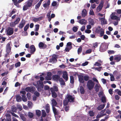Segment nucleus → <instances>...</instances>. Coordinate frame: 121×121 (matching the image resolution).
<instances>
[{
	"mask_svg": "<svg viewBox=\"0 0 121 121\" xmlns=\"http://www.w3.org/2000/svg\"><path fill=\"white\" fill-rule=\"evenodd\" d=\"M88 63V62L87 61H85L84 63H83L82 64V65L83 66H85L87 65Z\"/></svg>",
	"mask_w": 121,
	"mask_h": 121,
	"instance_id": "64",
	"label": "nucleus"
},
{
	"mask_svg": "<svg viewBox=\"0 0 121 121\" xmlns=\"http://www.w3.org/2000/svg\"><path fill=\"white\" fill-rule=\"evenodd\" d=\"M36 114L38 117H39L41 116V112L39 110H36Z\"/></svg>",
	"mask_w": 121,
	"mask_h": 121,
	"instance_id": "27",
	"label": "nucleus"
},
{
	"mask_svg": "<svg viewBox=\"0 0 121 121\" xmlns=\"http://www.w3.org/2000/svg\"><path fill=\"white\" fill-rule=\"evenodd\" d=\"M65 106V110L67 112L69 110V106H67V105Z\"/></svg>",
	"mask_w": 121,
	"mask_h": 121,
	"instance_id": "57",
	"label": "nucleus"
},
{
	"mask_svg": "<svg viewBox=\"0 0 121 121\" xmlns=\"http://www.w3.org/2000/svg\"><path fill=\"white\" fill-rule=\"evenodd\" d=\"M16 25V23L14 22H11L10 23V26L11 27H13L14 26Z\"/></svg>",
	"mask_w": 121,
	"mask_h": 121,
	"instance_id": "56",
	"label": "nucleus"
},
{
	"mask_svg": "<svg viewBox=\"0 0 121 121\" xmlns=\"http://www.w3.org/2000/svg\"><path fill=\"white\" fill-rule=\"evenodd\" d=\"M80 92L82 94H84L85 92V90L84 88L82 86H81L80 87Z\"/></svg>",
	"mask_w": 121,
	"mask_h": 121,
	"instance_id": "26",
	"label": "nucleus"
},
{
	"mask_svg": "<svg viewBox=\"0 0 121 121\" xmlns=\"http://www.w3.org/2000/svg\"><path fill=\"white\" fill-rule=\"evenodd\" d=\"M34 114L33 113L30 112H29L28 113V116L30 118H33L34 116Z\"/></svg>",
	"mask_w": 121,
	"mask_h": 121,
	"instance_id": "49",
	"label": "nucleus"
},
{
	"mask_svg": "<svg viewBox=\"0 0 121 121\" xmlns=\"http://www.w3.org/2000/svg\"><path fill=\"white\" fill-rule=\"evenodd\" d=\"M39 27V24L36 25L35 26V31H38Z\"/></svg>",
	"mask_w": 121,
	"mask_h": 121,
	"instance_id": "44",
	"label": "nucleus"
},
{
	"mask_svg": "<svg viewBox=\"0 0 121 121\" xmlns=\"http://www.w3.org/2000/svg\"><path fill=\"white\" fill-rule=\"evenodd\" d=\"M89 78V77L88 76L85 75L84 77V80L86 81H88Z\"/></svg>",
	"mask_w": 121,
	"mask_h": 121,
	"instance_id": "54",
	"label": "nucleus"
},
{
	"mask_svg": "<svg viewBox=\"0 0 121 121\" xmlns=\"http://www.w3.org/2000/svg\"><path fill=\"white\" fill-rule=\"evenodd\" d=\"M121 59V58L119 56H116L114 58V60L117 62L119 61Z\"/></svg>",
	"mask_w": 121,
	"mask_h": 121,
	"instance_id": "36",
	"label": "nucleus"
},
{
	"mask_svg": "<svg viewBox=\"0 0 121 121\" xmlns=\"http://www.w3.org/2000/svg\"><path fill=\"white\" fill-rule=\"evenodd\" d=\"M16 10L15 9H13L11 12L10 13L9 15L11 17L12 15L13 14L15 13L16 12Z\"/></svg>",
	"mask_w": 121,
	"mask_h": 121,
	"instance_id": "35",
	"label": "nucleus"
},
{
	"mask_svg": "<svg viewBox=\"0 0 121 121\" xmlns=\"http://www.w3.org/2000/svg\"><path fill=\"white\" fill-rule=\"evenodd\" d=\"M39 46L40 48L43 49L46 48L47 47L46 45L44 44L43 43L41 42H40L39 43Z\"/></svg>",
	"mask_w": 121,
	"mask_h": 121,
	"instance_id": "12",
	"label": "nucleus"
},
{
	"mask_svg": "<svg viewBox=\"0 0 121 121\" xmlns=\"http://www.w3.org/2000/svg\"><path fill=\"white\" fill-rule=\"evenodd\" d=\"M38 82L39 84H37L38 85L36 86V87L37 88L38 91H41L42 90L41 88H43L44 85L43 82L41 81L40 80L39 81L37 82Z\"/></svg>",
	"mask_w": 121,
	"mask_h": 121,
	"instance_id": "4",
	"label": "nucleus"
},
{
	"mask_svg": "<svg viewBox=\"0 0 121 121\" xmlns=\"http://www.w3.org/2000/svg\"><path fill=\"white\" fill-rule=\"evenodd\" d=\"M57 57L56 55H54L52 56V58L50 59L49 61L50 62L56 63L57 61Z\"/></svg>",
	"mask_w": 121,
	"mask_h": 121,
	"instance_id": "5",
	"label": "nucleus"
},
{
	"mask_svg": "<svg viewBox=\"0 0 121 121\" xmlns=\"http://www.w3.org/2000/svg\"><path fill=\"white\" fill-rule=\"evenodd\" d=\"M17 109V108L14 106H12V110L13 112H16Z\"/></svg>",
	"mask_w": 121,
	"mask_h": 121,
	"instance_id": "40",
	"label": "nucleus"
},
{
	"mask_svg": "<svg viewBox=\"0 0 121 121\" xmlns=\"http://www.w3.org/2000/svg\"><path fill=\"white\" fill-rule=\"evenodd\" d=\"M78 77L79 81L81 83H83L84 82V77L83 76L81 75H78Z\"/></svg>",
	"mask_w": 121,
	"mask_h": 121,
	"instance_id": "15",
	"label": "nucleus"
},
{
	"mask_svg": "<svg viewBox=\"0 0 121 121\" xmlns=\"http://www.w3.org/2000/svg\"><path fill=\"white\" fill-rule=\"evenodd\" d=\"M73 31L75 32H76L78 30V28L76 26L73 27L72 29Z\"/></svg>",
	"mask_w": 121,
	"mask_h": 121,
	"instance_id": "59",
	"label": "nucleus"
},
{
	"mask_svg": "<svg viewBox=\"0 0 121 121\" xmlns=\"http://www.w3.org/2000/svg\"><path fill=\"white\" fill-rule=\"evenodd\" d=\"M29 24H26L24 28V30L25 31H26L27 29L29 28Z\"/></svg>",
	"mask_w": 121,
	"mask_h": 121,
	"instance_id": "48",
	"label": "nucleus"
},
{
	"mask_svg": "<svg viewBox=\"0 0 121 121\" xmlns=\"http://www.w3.org/2000/svg\"><path fill=\"white\" fill-rule=\"evenodd\" d=\"M102 68V67H100L98 68L93 67V69H95V70H97L99 71H100Z\"/></svg>",
	"mask_w": 121,
	"mask_h": 121,
	"instance_id": "53",
	"label": "nucleus"
},
{
	"mask_svg": "<svg viewBox=\"0 0 121 121\" xmlns=\"http://www.w3.org/2000/svg\"><path fill=\"white\" fill-rule=\"evenodd\" d=\"M100 36L99 37H102L104 35V30L103 29L100 32Z\"/></svg>",
	"mask_w": 121,
	"mask_h": 121,
	"instance_id": "39",
	"label": "nucleus"
},
{
	"mask_svg": "<svg viewBox=\"0 0 121 121\" xmlns=\"http://www.w3.org/2000/svg\"><path fill=\"white\" fill-rule=\"evenodd\" d=\"M88 21L89 22V24L92 25H94V21L92 19H91L90 18L88 19Z\"/></svg>",
	"mask_w": 121,
	"mask_h": 121,
	"instance_id": "47",
	"label": "nucleus"
},
{
	"mask_svg": "<svg viewBox=\"0 0 121 121\" xmlns=\"http://www.w3.org/2000/svg\"><path fill=\"white\" fill-rule=\"evenodd\" d=\"M82 51V48L81 46H80L78 50V53L79 54Z\"/></svg>",
	"mask_w": 121,
	"mask_h": 121,
	"instance_id": "42",
	"label": "nucleus"
},
{
	"mask_svg": "<svg viewBox=\"0 0 121 121\" xmlns=\"http://www.w3.org/2000/svg\"><path fill=\"white\" fill-rule=\"evenodd\" d=\"M101 21H102V23L104 24H107V21H105V18H104L102 17L101 18Z\"/></svg>",
	"mask_w": 121,
	"mask_h": 121,
	"instance_id": "51",
	"label": "nucleus"
},
{
	"mask_svg": "<svg viewBox=\"0 0 121 121\" xmlns=\"http://www.w3.org/2000/svg\"><path fill=\"white\" fill-rule=\"evenodd\" d=\"M98 43L97 42H96L94 43L93 46V47H94V48H96L98 46Z\"/></svg>",
	"mask_w": 121,
	"mask_h": 121,
	"instance_id": "61",
	"label": "nucleus"
},
{
	"mask_svg": "<svg viewBox=\"0 0 121 121\" xmlns=\"http://www.w3.org/2000/svg\"><path fill=\"white\" fill-rule=\"evenodd\" d=\"M50 0H48L47 3L44 4L43 5V6L44 7L46 8L47 6H49L50 4Z\"/></svg>",
	"mask_w": 121,
	"mask_h": 121,
	"instance_id": "25",
	"label": "nucleus"
},
{
	"mask_svg": "<svg viewBox=\"0 0 121 121\" xmlns=\"http://www.w3.org/2000/svg\"><path fill=\"white\" fill-rule=\"evenodd\" d=\"M118 18L117 17L116 15L112 16L111 17V19L113 20H118Z\"/></svg>",
	"mask_w": 121,
	"mask_h": 121,
	"instance_id": "43",
	"label": "nucleus"
},
{
	"mask_svg": "<svg viewBox=\"0 0 121 121\" xmlns=\"http://www.w3.org/2000/svg\"><path fill=\"white\" fill-rule=\"evenodd\" d=\"M41 4V3L40 2H39H39L35 5V9H37L39 7Z\"/></svg>",
	"mask_w": 121,
	"mask_h": 121,
	"instance_id": "41",
	"label": "nucleus"
},
{
	"mask_svg": "<svg viewBox=\"0 0 121 121\" xmlns=\"http://www.w3.org/2000/svg\"><path fill=\"white\" fill-rule=\"evenodd\" d=\"M105 106V105L104 104L100 105L97 107V109L99 110H101L104 108Z\"/></svg>",
	"mask_w": 121,
	"mask_h": 121,
	"instance_id": "24",
	"label": "nucleus"
},
{
	"mask_svg": "<svg viewBox=\"0 0 121 121\" xmlns=\"http://www.w3.org/2000/svg\"><path fill=\"white\" fill-rule=\"evenodd\" d=\"M103 29L101 28V27L99 26H98V27L96 29L95 32L98 34H99L100 31Z\"/></svg>",
	"mask_w": 121,
	"mask_h": 121,
	"instance_id": "18",
	"label": "nucleus"
},
{
	"mask_svg": "<svg viewBox=\"0 0 121 121\" xmlns=\"http://www.w3.org/2000/svg\"><path fill=\"white\" fill-rule=\"evenodd\" d=\"M52 110L55 115H58L59 114V112L56 108L55 107L52 108Z\"/></svg>",
	"mask_w": 121,
	"mask_h": 121,
	"instance_id": "14",
	"label": "nucleus"
},
{
	"mask_svg": "<svg viewBox=\"0 0 121 121\" xmlns=\"http://www.w3.org/2000/svg\"><path fill=\"white\" fill-rule=\"evenodd\" d=\"M33 0H28L26 2V4L23 7V10L26 11L29 8L31 7L32 5Z\"/></svg>",
	"mask_w": 121,
	"mask_h": 121,
	"instance_id": "2",
	"label": "nucleus"
},
{
	"mask_svg": "<svg viewBox=\"0 0 121 121\" xmlns=\"http://www.w3.org/2000/svg\"><path fill=\"white\" fill-rule=\"evenodd\" d=\"M102 102L103 103H105L106 102V98L105 96H103L101 98Z\"/></svg>",
	"mask_w": 121,
	"mask_h": 121,
	"instance_id": "37",
	"label": "nucleus"
},
{
	"mask_svg": "<svg viewBox=\"0 0 121 121\" xmlns=\"http://www.w3.org/2000/svg\"><path fill=\"white\" fill-rule=\"evenodd\" d=\"M21 63L19 61H18L17 62L15 63V67L17 68L20 66L21 65Z\"/></svg>",
	"mask_w": 121,
	"mask_h": 121,
	"instance_id": "50",
	"label": "nucleus"
},
{
	"mask_svg": "<svg viewBox=\"0 0 121 121\" xmlns=\"http://www.w3.org/2000/svg\"><path fill=\"white\" fill-rule=\"evenodd\" d=\"M22 100L24 102H26L27 101V99L26 95H22Z\"/></svg>",
	"mask_w": 121,
	"mask_h": 121,
	"instance_id": "34",
	"label": "nucleus"
},
{
	"mask_svg": "<svg viewBox=\"0 0 121 121\" xmlns=\"http://www.w3.org/2000/svg\"><path fill=\"white\" fill-rule=\"evenodd\" d=\"M78 22L82 25H85L86 24L87 21L85 19H82L80 20Z\"/></svg>",
	"mask_w": 121,
	"mask_h": 121,
	"instance_id": "17",
	"label": "nucleus"
},
{
	"mask_svg": "<svg viewBox=\"0 0 121 121\" xmlns=\"http://www.w3.org/2000/svg\"><path fill=\"white\" fill-rule=\"evenodd\" d=\"M35 87L34 86L30 87V89L29 92L31 93H33L35 91Z\"/></svg>",
	"mask_w": 121,
	"mask_h": 121,
	"instance_id": "30",
	"label": "nucleus"
},
{
	"mask_svg": "<svg viewBox=\"0 0 121 121\" xmlns=\"http://www.w3.org/2000/svg\"><path fill=\"white\" fill-rule=\"evenodd\" d=\"M21 97L19 95H17L16 96V98L18 102H20L21 101Z\"/></svg>",
	"mask_w": 121,
	"mask_h": 121,
	"instance_id": "33",
	"label": "nucleus"
},
{
	"mask_svg": "<svg viewBox=\"0 0 121 121\" xmlns=\"http://www.w3.org/2000/svg\"><path fill=\"white\" fill-rule=\"evenodd\" d=\"M100 86V85H98L97 84H96L95 87V91L96 92H98Z\"/></svg>",
	"mask_w": 121,
	"mask_h": 121,
	"instance_id": "23",
	"label": "nucleus"
},
{
	"mask_svg": "<svg viewBox=\"0 0 121 121\" xmlns=\"http://www.w3.org/2000/svg\"><path fill=\"white\" fill-rule=\"evenodd\" d=\"M120 97L117 95H115V98L117 100H119L120 99Z\"/></svg>",
	"mask_w": 121,
	"mask_h": 121,
	"instance_id": "62",
	"label": "nucleus"
},
{
	"mask_svg": "<svg viewBox=\"0 0 121 121\" xmlns=\"http://www.w3.org/2000/svg\"><path fill=\"white\" fill-rule=\"evenodd\" d=\"M57 4V3L55 1H53L52 4V6H55Z\"/></svg>",
	"mask_w": 121,
	"mask_h": 121,
	"instance_id": "58",
	"label": "nucleus"
},
{
	"mask_svg": "<svg viewBox=\"0 0 121 121\" xmlns=\"http://www.w3.org/2000/svg\"><path fill=\"white\" fill-rule=\"evenodd\" d=\"M70 82L71 83H73L74 82V79L73 77L71 76L70 77Z\"/></svg>",
	"mask_w": 121,
	"mask_h": 121,
	"instance_id": "45",
	"label": "nucleus"
},
{
	"mask_svg": "<svg viewBox=\"0 0 121 121\" xmlns=\"http://www.w3.org/2000/svg\"><path fill=\"white\" fill-rule=\"evenodd\" d=\"M52 93V97L53 98H56L57 97V95L55 91H51Z\"/></svg>",
	"mask_w": 121,
	"mask_h": 121,
	"instance_id": "31",
	"label": "nucleus"
},
{
	"mask_svg": "<svg viewBox=\"0 0 121 121\" xmlns=\"http://www.w3.org/2000/svg\"><path fill=\"white\" fill-rule=\"evenodd\" d=\"M89 113L91 117L93 116L94 115V113L92 111H89Z\"/></svg>",
	"mask_w": 121,
	"mask_h": 121,
	"instance_id": "55",
	"label": "nucleus"
},
{
	"mask_svg": "<svg viewBox=\"0 0 121 121\" xmlns=\"http://www.w3.org/2000/svg\"><path fill=\"white\" fill-rule=\"evenodd\" d=\"M20 117L22 120L23 121H26V119L24 116L22 114H21L20 115Z\"/></svg>",
	"mask_w": 121,
	"mask_h": 121,
	"instance_id": "46",
	"label": "nucleus"
},
{
	"mask_svg": "<svg viewBox=\"0 0 121 121\" xmlns=\"http://www.w3.org/2000/svg\"><path fill=\"white\" fill-rule=\"evenodd\" d=\"M30 53L31 54H34L36 50L34 46L32 45L30 46Z\"/></svg>",
	"mask_w": 121,
	"mask_h": 121,
	"instance_id": "10",
	"label": "nucleus"
},
{
	"mask_svg": "<svg viewBox=\"0 0 121 121\" xmlns=\"http://www.w3.org/2000/svg\"><path fill=\"white\" fill-rule=\"evenodd\" d=\"M104 4V2L101 1L99 4L98 7L97 8V10L99 12L101 10L103 6V5Z\"/></svg>",
	"mask_w": 121,
	"mask_h": 121,
	"instance_id": "11",
	"label": "nucleus"
},
{
	"mask_svg": "<svg viewBox=\"0 0 121 121\" xmlns=\"http://www.w3.org/2000/svg\"><path fill=\"white\" fill-rule=\"evenodd\" d=\"M85 33L89 34L91 32V31L89 30H86L85 31Z\"/></svg>",
	"mask_w": 121,
	"mask_h": 121,
	"instance_id": "63",
	"label": "nucleus"
},
{
	"mask_svg": "<svg viewBox=\"0 0 121 121\" xmlns=\"http://www.w3.org/2000/svg\"><path fill=\"white\" fill-rule=\"evenodd\" d=\"M7 33L8 35H12L13 33V28L12 27H9L7 30Z\"/></svg>",
	"mask_w": 121,
	"mask_h": 121,
	"instance_id": "7",
	"label": "nucleus"
},
{
	"mask_svg": "<svg viewBox=\"0 0 121 121\" xmlns=\"http://www.w3.org/2000/svg\"><path fill=\"white\" fill-rule=\"evenodd\" d=\"M75 98L69 94H68L65 97L63 102V104L64 106L67 105L69 102H73L75 101Z\"/></svg>",
	"mask_w": 121,
	"mask_h": 121,
	"instance_id": "1",
	"label": "nucleus"
},
{
	"mask_svg": "<svg viewBox=\"0 0 121 121\" xmlns=\"http://www.w3.org/2000/svg\"><path fill=\"white\" fill-rule=\"evenodd\" d=\"M95 84L94 82L91 80H89L87 84V86L88 89L91 90L93 89L94 86Z\"/></svg>",
	"mask_w": 121,
	"mask_h": 121,
	"instance_id": "3",
	"label": "nucleus"
},
{
	"mask_svg": "<svg viewBox=\"0 0 121 121\" xmlns=\"http://www.w3.org/2000/svg\"><path fill=\"white\" fill-rule=\"evenodd\" d=\"M60 84L64 86L65 85V83L62 78H61L59 79V80Z\"/></svg>",
	"mask_w": 121,
	"mask_h": 121,
	"instance_id": "29",
	"label": "nucleus"
},
{
	"mask_svg": "<svg viewBox=\"0 0 121 121\" xmlns=\"http://www.w3.org/2000/svg\"><path fill=\"white\" fill-rule=\"evenodd\" d=\"M42 116L41 117H45L46 115V112L44 110H42Z\"/></svg>",
	"mask_w": 121,
	"mask_h": 121,
	"instance_id": "32",
	"label": "nucleus"
},
{
	"mask_svg": "<svg viewBox=\"0 0 121 121\" xmlns=\"http://www.w3.org/2000/svg\"><path fill=\"white\" fill-rule=\"evenodd\" d=\"M7 68L9 70H11L13 69L14 67V64L10 65L9 63L6 65Z\"/></svg>",
	"mask_w": 121,
	"mask_h": 121,
	"instance_id": "21",
	"label": "nucleus"
},
{
	"mask_svg": "<svg viewBox=\"0 0 121 121\" xmlns=\"http://www.w3.org/2000/svg\"><path fill=\"white\" fill-rule=\"evenodd\" d=\"M6 120L7 121H11V117L9 114H8L6 116Z\"/></svg>",
	"mask_w": 121,
	"mask_h": 121,
	"instance_id": "38",
	"label": "nucleus"
},
{
	"mask_svg": "<svg viewBox=\"0 0 121 121\" xmlns=\"http://www.w3.org/2000/svg\"><path fill=\"white\" fill-rule=\"evenodd\" d=\"M45 110L47 113H49L50 111L49 105L48 104H47L45 106Z\"/></svg>",
	"mask_w": 121,
	"mask_h": 121,
	"instance_id": "22",
	"label": "nucleus"
},
{
	"mask_svg": "<svg viewBox=\"0 0 121 121\" xmlns=\"http://www.w3.org/2000/svg\"><path fill=\"white\" fill-rule=\"evenodd\" d=\"M26 22L25 20L22 19L20 23L19 24L18 27L20 29H22L25 25Z\"/></svg>",
	"mask_w": 121,
	"mask_h": 121,
	"instance_id": "6",
	"label": "nucleus"
},
{
	"mask_svg": "<svg viewBox=\"0 0 121 121\" xmlns=\"http://www.w3.org/2000/svg\"><path fill=\"white\" fill-rule=\"evenodd\" d=\"M50 90L51 91L57 92L58 91V88L57 86H54L53 87L51 88Z\"/></svg>",
	"mask_w": 121,
	"mask_h": 121,
	"instance_id": "20",
	"label": "nucleus"
},
{
	"mask_svg": "<svg viewBox=\"0 0 121 121\" xmlns=\"http://www.w3.org/2000/svg\"><path fill=\"white\" fill-rule=\"evenodd\" d=\"M34 94L37 97H39L40 95L39 93L36 91L34 92Z\"/></svg>",
	"mask_w": 121,
	"mask_h": 121,
	"instance_id": "60",
	"label": "nucleus"
},
{
	"mask_svg": "<svg viewBox=\"0 0 121 121\" xmlns=\"http://www.w3.org/2000/svg\"><path fill=\"white\" fill-rule=\"evenodd\" d=\"M82 15L83 17H85L86 15V11L85 9H84L82 11Z\"/></svg>",
	"mask_w": 121,
	"mask_h": 121,
	"instance_id": "28",
	"label": "nucleus"
},
{
	"mask_svg": "<svg viewBox=\"0 0 121 121\" xmlns=\"http://www.w3.org/2000/svg\"><path fill=\"white\" fill-rule=\"evenodd\" d=\"M11 47L10 46V43H8L6 46V51L7 53L9 54L11 51Z\"/></svg>",
	"mask_w": 121,
	"mask_h": 121,
	"instance_id": "9",
	"label": "nucleus"
},
{
	"mask_svg": "<svg viewBox=\"0 0 121 121\" xmlns=\"http://www.w3.org/2000/svg\"><path fill=\"white\" fill-rule=\"evenodd\" d=\"M47 76L45 78V79L48 80H50L52 79L51 76L52 74L51 72H48L47 74Z\"/></svg>",
	"mask_w": 121,
	"mask_h": 121,
	"instance_id": "13",
	"label": "nucleus"
},
{
	"mask_svg": "<svg viewBox=\"0 0 121 121\" xmlns=\"http://www.w3.org/2000/svg\"><path fill=\"white\" fill-rule=\"evenodd\" d=\"M20 21V19L19 17H17L14 22L16 24L18 23Z\"/></svg>",
	"mask_w": 121,
	"mask_h": 121,
	"instance_id": "52",
	"label": "nucleus"
},
{
	"mask_svg": "<svg viewBox=\"0 0 121 121\" xmlns=\"http://www.w3.org/2000/svg\"><path fill=\"white\" fill-rule=\"evenodd\" d=\"M63 78L64 79L65 81H67L68 79V73L66 71L64 72L63 73L62 75Z\"/></svg>",
	"mask_w": 121,
	"mask_h": 121,
	"instance_id": "8",
	"label": "nucleus"
},
{
	"mask_svg": "<svg viewBox=\"0 0 121 121\" xmlns=\"http://www.w3.org/2000/svg\"><path fill=\"white\" fill-rule=\"evenodd\" d=\"M51 102L52 108L56 106L57 104V103L54 99H52L51 100Z\"/></svg>",
	"mask_w": 121,
	"mask_h": 121,
	"instance_id": "19",
	"label": "nucleus"
},
{
	"mask_svg": "<svg viewBox=\"0 0 121 121\" xmlns=\"http://www.w3.org/2000/svg\"><path fill=\"white\" fill-rule=\"evenodd\" d=\"M53 79L56 81H58L59 80L60 78V76L57 75H53Z\"/></svg>",
	"mask_w": 121,
	"mask_h": 121,
	"instance_id": "16",
	"label": "nucleus"
}]
</instances>
